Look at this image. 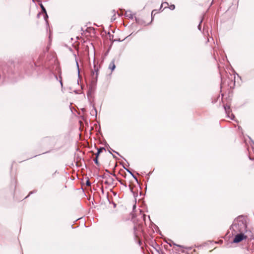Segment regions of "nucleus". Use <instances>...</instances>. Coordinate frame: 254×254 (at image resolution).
<instances>
[{
  "label": "nucleus",
  "instance_id": "nucleus-20",
  "mask_svg": "<svg viewBox=\"0 0 254 254\" xmlns=\"http://www.w3.org/2000/svg\"><path fill=\"white\" fill-rule=\"evenodd\" d=\"M99 154H100L99 152H97L96 153V154H95V155H96V157L98 158V156H99Z\"/></svg>",
  "mask_w": 254,
  "mask_h": 254
},
{
  "label": "nucleus",
  "instance_id": "nucleus-11",
  "mask_svg": "<svg viewBox=\"0 0 254 254\" xmlns=\"http://www.w3.org/2000/svg\"><path fill=\"white\" fill-rule=\"evenodd\" d=\"M157 13L156 12V10L155 9H154L152 11V12H151V17H152V19L153 18V15H155L156 13Z\"/></svg>",
  "mask_w": 254,
  "mask_h": 254
},
{
  "label": "nucleus",
  "instance_id": "nucleus-4",
  "mask_svg": "<svg viewBox=\"0 0 254 254\" xmlns=\"http://www.w3.org/2000/svg\"><path fill=\"white\" fill-rule=\"evenodd\" d=\"M98 69L96 68L95 65H94V71H92V78L96 80L97 79L98 76Z\"/></svg>",
  "mask_w": 254,
  "mask_h": 254
},
{
  "label": "nucleus",
  "instance_id": "nucleus-13",
  "mask_svg": "<svg viewBox=\"0 0 254 254\" xmlns=\"http://www.w3.org/2000/svg\"><path fill=\"white\" fill-rule=\"evenodd\" d=\"M169 8L171 10H174L175 8V6L174 4H172L170 6Z\"/></svg>",
  "mask_w": 254,
  "mask_h": 254
},
{
  "label": "nucleus",
  "instance_id": "nucleus-2",
  "mask_svg": "<svg viewBox=\"0 0 254 254\" xmlns=\"http://www.w3.org/2000/svg\"><path fill=\"white\" fill-rule=\"evenodd\" d=\"M245 233H238L236 234V236L233 240V243H238L247 238V236L244 235Z\"/></svg>",
  "mask_w": 254,
  "mask_h": 254
},
{
  "label": "nucleus",
  "instance_id": "nucleus-24",
  "mask_svg": "<svg viewBox=\"0 0 254 254\" xmlns=\"http://www.w3.org/2000/svg\"><path fill=\"white\" fill-rule=\"evenodd\" d=\"M114 151V152L116 153L117 154H119L118 152H116V151Z\"/></svg>",
  "mask_w": 254,
  "mask_h": 254
},
{
  "label": "nucleus",
  "instance_id": "nucleus-10",
  "mask_svg": "<svg viewBox=\"0 0 254 254\" xmlns=\"http://www.w3.org/2000/svg\"><path fill=\"white\" fill-rule=\"evenodd\" d=\"M94 161L95 162V163L97 165H99V162H98V158L97 157H95V159H94Z\"/></svg>",
  "mask_w": 254,
  "mask_h": 254
},
{
  "label": "nucleus",
  "instance_id": "nucleus-17",
  "mask_svg": "<svg viewBox=\"0 0 254 254\" xmlns=\"http://www.w3.org/2000/svg\"><path fill=\"white\" fill-rule=\"evenodd\" d=\"M45 13L44 19H45V20H47V19L48 18V14L47 13V12H46V13Z\"/></svg>",
  "mask_w": 254,
  "mask_h": 254
},
{
  "label": "nucleus",
  "instance_id": "nucleus-15",
  "mask_svg": "<svg viewBox=\"0 0 254 254\" xmlns=\"http://www.w3.org/2000/svg\"><path fill=\"white\" fill-rule=\"evenodd\" d=\"M202 20L203 19H201V20H200V22L198 26V29L199 30H201V22H202Z\"/></svg>",
  "mask_w": 254,
  "mask_h": 254
},
{
  "label": "nucleus",
  "instance_id": "nucleus-14",
  "mask_svg": "<svg viewBox=\"0 0 254 254\" xmlns=\"http://www.w3.org/2000/svg\"><path fill=\"white\" fill-rule=\"evenodd\" d=\"M104 149H104V148H103V147H101V148H99V149H98V151H97V152H99V153H101V152H102V151H103V150H104Z\"/></svg>",
  "mask_w": 254,
  "mask_h": 254
},
{
  "label": "nucleus",
  "instance_id": "nucleus-7",
  "mask_svg": "<svg viewBox=\"0 0 254 254\" xmlns=\"http://www.w3.org/2000/svg\"><path fill=\"white\" fill-rule=\"evenodd\" d=\"M90 114L92 115H95V116H97V110L95 108L94 106H93V109L91 110V112H90Z\"/></svg>",
  "mask_w": 254,
  "mask_h": 254
},
{
  "label": "nucleus",
  "instance_id": "nucleus-26",
  "mask_svg": "<svg viewBox=\"0 0 254 254\" xmlns=\"http://www.w3.org/2000/svg\"><path fill=\"white\" fill-rule=\"evenodd\" d=\"M163 4V3L161 4V7H160V8H161V7H162V6Z\"/></svg>",
  "mask_w": 254,
  "mask_h": 254
},
{
  "label": "nucleus",
  "instance_id": "nucleus-8",
  "mask_svg": "<svg viewBox=\"0 0 254 254\" xmlns=\"http://www.w3.org/2000/svg\"><path fill=\"white\" fill-rule=\"evenodd\" d=\"M40 7H41V8L42 9V11L43 13H46V8L44 7V6H43V5L42 4H40Z\"/></svg>",
  "mask_w": 254,
  "mask_h": 254
},
{
  "label": "nucleus",
  "instance_id": "nucleus-16",
  "mask_svg": "<svg viewBox=\"0 0 254 254\" xmlns=\"http://www.w3.org/2000/svg\"><path fill=\"white\" fill-rule=\"evenodd\" d=\"M86 185L87 186H91V183H90V181L89 180H87V181L86 182Z\"/></svg>",
  "mask_w": 254,
  "mask_h": 254
},
{
  "label": "nucleus",
  "instance_id": "nucleus-19",
  "mask_svg": "<svg viewBox=\"0 0 254 254\" xmlns=\"http://www.w3.org/2000/svg\"><path fill=\"white\" fill-rule=\"evenodd\" d=\"M76 65H77V68H78V74H79V66H78V64L77 62H76Z\"/></svg>",
  "mask_w": 254,
  "mask_h": 254
},
{
  "label": "nucleus",
  "instance_id": "nucleus-22",
  "mask_svg": "<svg viewBox=\"0 0 254 254\" xmlns=\"http://www.w3.org/2000/svg\"><path fill=\"white\" fill-rule=\"evenodd\" d=\"M249 158H250V160H254V158H251L250 157H249Z\"/></svg>",
  "mask_w": 254,
  "mask_h": 254
},
{
  "label": "nucleus",
  "instance_id": "nucleus-6",
  "mask_svg": "<svg viewBox=\"0 0 254 254\" xmlns=\"http://www.w3.org/2000/svg\"><path fill=\"white\" fill-rule=\"evenodd\" d=\"M126 15L127 17H128L129 18L132 19L133 18V15L131 13V11H126Z\"/></svg>",
  "mask_w": 254,
  "mask_h": 254
},
{
  "label": "nucleus",
  "instance_id": "nucleus-9",
  "mask_svg": "<svg viewBox=\"0 0 254 254\" xmlns=\"http://www.w3.org/2000/svg\"><path fill=\"white\" fill-rule=\"evenodd\" d=\"M126 170L131 175V176L136 180V181H137V178L135 177V176L132 173L131 171H130L127 169H126Z\"/></svg>",
  "mask_w": 254,
  "mask_h": 254
},
{
  "label": "nucleus",
  "instance_id": "nucleus-23",
  "mask_svg": "<svg viewBox=\"0 0 254 254\" xmlns=\"http://www.w3.org/2000/svg\"><path fill=\"white\" fill-rule=\"evenodd\" d=\"M108 146V148H109L110 149L112 150L111 148L109 146V145Z\"/></svg>",
  "mask_w": 254,
  "mask_h": 254
},
{
  "label": "nucleus",
  "instance_id": "nucleus-3",
  "mask_svg": "<svg viewBox=\"0 0 254 254\" xmlns=\"http://www.w3.org/2000/svg\"><path fill=\"white\" fill-rule=\"evenodd\" d=\"M224 108L227 116L230 118L231 120H233L235 116L234 115L230 113V107L228 105H224Z\"/></svg>",
  "mask_w": 254,
  "mask_h": 254
},
{
  "label": "nucleus",
  "instance_id": "nucleus-18",
  "mask_svg": "<svg viewBox=\"0 0 254 254\" xmlns=\"http://www.w3.org/2000/svg\"><path fill=\"white\" fill-rule=\"evenodd\" d=\"M173 245H175V246H176L177 247H180V248H184V246H181V245H176L175 244H173Z\"/></svg>",
  "mask_w": 254,
  "mask_h": 254
},
{
  "label": "nucleus",
  "instance_id": "nucleus-25",
  "mask_svg": "<svg viewBox=\"0 0 254 254\" xmlns=\"http://www.w3.org/2000/svg\"><path fill=\"white\" fill-rule=\"evenodd\" d=\"M164 3L166 4L167 5H168V2H165Z\"/></svg>",
  "mask_w": 254,
  "mask_h": 254
},
{
  "label": "nucleus",
  "instance_id": "nucleus-1",
  "mask_svg": "<svg viewBox=\"0 0 254 254\" xmlns=\"http://www.w3.org/2000/svg\"><path fill=\"white\" fill-rule=\"evenodd\" d=\"M246 223V218L242 216L236 218L231 226V228L234 231L232 232L233 234L235 235L238 233H246L247 227Z\"/></svg>",
  "mask_w": 254,
  "mask_h": 254
},
{
  "label": "nucleus",
  "instance_id": "nucleus-5",
  "mask_svg": "<svg viewBox=\"0 0 254 254\" xmlns=\"http://www.w3.org/2000/svg\"><path fill=\"white\" fill-rule=\"evenodd\" d=\"M115 67L116 65L115 64V60H113L109 64V68L112 71H113L115 69Z\"/></svg>",
  "mask_w": 254,
  "mask_h": 254
},
{
  "label": "nucleus",
  "instance_id": "nucleus-21",
  "mask_svg": "<svg viewBox=\"0 0 254 254\" xmlns=\"http://www.w3.org/2000/svg\"><path fill=\"white\" fill-rule=\"evenodd\" d=\"M60 83H61V85L63 86V83H62V81L61 80H60Z\"/></svg>",
  "mask_w": 254,
  "mask_h": 254
},
{
  "label": "nucleus",
  "instance_id": "nucleus-12",
  "mask_svg": "<svg viewBox=\"0 0 254 254\" xmlns=\"http://www.w3.org/2000/svg\"><path fill=\"white\" fill-rule=\"evenodd\" d=\"M157 13L156 12V10L155 9H154L152 11V12H151V17H152V19L153 18V15H155L156 13Z\"/></svg>",
  "mask_w": 254,
  "mask_h": 254
}]
</instances>
